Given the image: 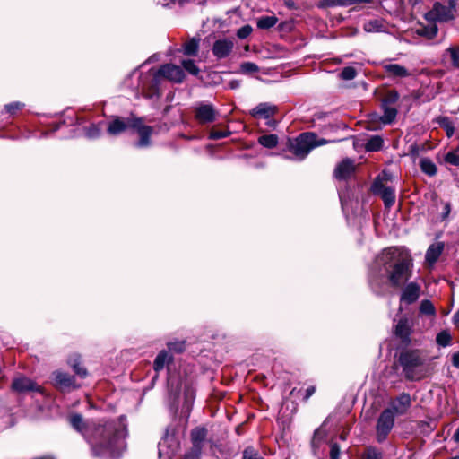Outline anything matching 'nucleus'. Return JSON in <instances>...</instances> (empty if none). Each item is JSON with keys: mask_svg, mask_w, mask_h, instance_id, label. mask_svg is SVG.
Masks as SVG:
<instances>
[{"mask_svg": "<svg viewBox=\"0 0 459 459\" xmlns=\"http://www.w3.org/2000/svg\"><path fill=\"white\" fill-rule=\"evenodd\" d=\"M443 248L444 245L442 243L430 245L426 252V261L430 264L436 263L440 256Z\"/></svg>", "mask_w": 459, "mask_h": 459, "instance_id": "b1692460", "label": "nucleus"}, {"mask_svg": "<svg viewBox=\"0 0 459 459\" xmlns=\"http://www.w3.org/2000/svg\"><path fill=\"white\" fill-rule=\"evenodd\" d=\"M233 47L234 42L232 39H218L214 42L212 46V53L219 59L225 58L230 54Z\"/></svg>", "mask_w": 459, "mask_h": 459, "instance_id": "2eb2a0df", "label": "nucleus"}, {"mask_svg": "<svg viewBox=\"0 0 459 459\" xmlns=\"http://www.w3.org/2000/svg\"><path fill=\"white\" fill-rule=\"evenodd\" d=\"M354 163L351 160H343L337 165L334 170V176L337 179H346L350 178L354 172Z\"/></svg>", "mask_w": 459, "mask_h": 459, "instance_id": "6ab92c4d", "label": "nucleus"}, {"mask_svg": "<svg viewBox=\"0 0 459 459\" xmlns=\"http://www.w3.org/2000/svg\"><path fill=\"white\" fill-rule=\"evenodd\" d=\"M101 129L99 125H91L86 130V136L90 139L97 138L100 135Z\"/></svg>", "mask_w": 459, "mask_h": 459, "instance_id": "4c0bfd02", "label": "nucleus"}, {"mask_svg": "<svg viewBox=\"0 0 459 459\" xmlns=\"http://www.w3.org/2000/svg\"><path fill=\"white\" fill-rule=\"evenodd\" d=\"M278 22L276 16H263L257 20V27L259 29L267 30L273 27Z\"/></svg>", "mask_w": 459, "mask_h": 459, "instance_id": "473e14b6", "label": "nucleus"}, {"mask_svg": "<svg viewBox=\"0 0 459 459\" xmlns=\"http://www.w3.org/2000/svg\"><path fill=\"white\" fill-rule=\"evenodd\" d=\"M453 322L456 326H459V310L455 313Z\"/></svg>", "mask_w": 459, "mask_h": 459, "instance_id": "6e6d98bb", "label": "nucleus"}, {"mask_svg": "<svg viewBox=\"0 0 459 459\" xmlns=\"http://www.w3.org/2000/svg\"><path fill=\"white\" fill-rule=\"evenodd\" d=\"M12 386L15 391L20 393L28 391L40 392V387L31 379L27 377H18L14 379Z\"/></svg>", "mask_w": 459, "mask_h": 459, "instance_id": "a211bd4d", "label": "nucleus"}, {"mask_svg": "<svg viewBox=\"0 0 459 459\" xmlns=\"http://www.w3.org/2000/svg\"><path fill=\"white\" fill-rule=\"evenodd\" d=\"M384 114L381 117V121L384 124L392 123L397 115V110L395 108L386 105V103H383Z\"/></svg>", "mask_w": 459, "mask_h": 459, "instance_id": "bb28decb", "label": "nucleus"}, {"mask_svg": "<svg viewBox=\"0 0 459 459\" xmlns=\"http://www.w3.org/2000/svg\"><path fill=\"white\" fill-rule=\"evenodd\" d=\"M251 31H252V28L249 25H246V26L241 27L238 30L237 35L239 39H246L247 37H248L250 35Z\"/></svg>", "mask_w": 459, "mask_h": 459, "instance_id": "de8ad7c7", "label": "nucleus"}, {"mask_svg": "<svg viewBox=\"0 0 459 459\" xmlns=\"http://www.w3.org/2000/svg\"><path fill=\"white\" fill-rule=\"evenodd\" d=\"M126 426L122 419L95 421L85 433V439L94 455L117 457L126 448Z\"/></svg>", "mask_w": 459, "mask_h": 459, "instance_id": "f257e3e1", "label": "nucleus"}, {"mask_svg": "<svg viewBox=\"0 0 459 459\" xmlns=\"http://www.w3.org/2000/svg\"><path fill=\"white\" fill-rule=\"evenodd\" d=\"M450 212H451V205L449 203H446L444 206V211L442 213V220H446L448 217Z\"/></svg>", "mask_w": 459, "mask_h": 459, "instance_id": "603ef678", "label": "nucleus"}, {"mask_svg": "<svg viewBox=\"0 0 459 459\" xmlns=\"http://www.w3.org/2000/svg\"><path fill=\"white\" fill-rule=\"evenodd\" d=\"M419 310L420 315L429 316L432 317L436 316V308L429 299H423L420 302Z\"/></svg>", "mask_w": 459, "mask_h": 459, "instance_id": "cd10ccee", "label": "nucleus"}, {"mask_svg": "<svg viewBox=\"0 0 459 459\" xmlns=\"http://www.w3.org/2000/svg\"><path fill=\"white\" fill-rule=\"evenodd\" d=\"M395 416L393 413L392 410L385 409L379 415L376 426L377 431V440L381 443L389 435L394 425Z\"/></svg>", "mask_w": 459, "mask_h": 459, "instance_id": "0eeeda50", "label": "nucleus"}, {"mask_svg": "<svg viewBox=\"0 0 459 459\" xmlns=\"http://www.w3.org/2000/svg\"><path fill=\"white\" fill-rule=\"evenodd\" d=\"M68 364L72 368H76L77 366H79V364H81V362H80V356L75 354L74 356L71 357L68 359Z\"/></svg>", "mask_w": 459, "mask_h": 459, "instance_id": "3c124183", "label": "nucleus"}, {"mask_svg": "<svg viewBox=\"0 0 459 459\" xmlns=\"http://www.w3.org/2000/svg\"><path fill=\"white\" fill-rule=\"evenodd\" d=\"M363 459H382V454L376 448H368Z\"/></svg>", "mask_w": 459, "mask_h": 459, "instance_id": "79ce46f5", "label": "nucleus"}, {"mask_svg": "<svg viewBox=\"0 0 459 459\" xmlns=\"http://www.w3.org/2000/svg\"><path fill=\"white\" fill-rule=\"evenodd\" d=\"M199 39L193 38L183 45V53L186 56H195L199 49Z\"/></svg>", "mask_w": 459, "mask_h": 459, "instance_id": "393cba45", "label": "nucleus"}, {"mask_svg": "<svg viewBox=\"0 0 459 459\" xmlns=\"http://www.w3.org/2000/svg\"><path fill=\"white\" fill-rule=\"evenodd\" d=\"M437 32V28L434 25L431 27V36H435Z\"/></svg>", "mask_w": 459, "mask_h": 459, "instance_id": "bf43d9fd", "label": "nucleus"}, {"mask_svg": "<svg viewBox=\"0 0 459 459\" xmlns=\"http://www.w3.org/2000/svg\"><path fill=\"white\" fill-rule=\"evenodd\" d=\"M169 352V351H175V352H182L185 350V342H170L168 344Z\"/></svg>", "mask_w": 459, "mask_h": 459, "instance_id": "58836bf2", "label": "nucleus"}, {"mask_svg": "<svg viewBox=\"0 0 459 459\" xmlns=\"http://www.w3.org/2000/svg\"><path fill=\"white\" fill-rule=\"evenodd\" d=\"M383 145V139L378 136H372L370 139L368 140L366 143V150L369 152H376L381 149Z\"/></svg>", "mask_w": 459, "mask_h": 459, "instance_id": "72a5a7b5", "label": "nucleus"}, {"mask_svg": "<svg viewBox=\"0 0 459 459\" xmlns=\"http://www.w3.org/2000/svg\"><path fill=\"white\" fill-rule=\"evenodd\" d=\"M449 56L451 65L459 69V46L449 47L445 53V56Z\"/></svg>", "mask_w": 459, "mask_h": 459, "instance_id": "c756f323", "label": "nucleus"}, {"mask_svg": "<svg viewBox=\"0 0 459 459\" xmlns=\"http://www.w3.org/2000/svg\"><path fill=\"white\" fill-rule=\"evenodd\" d=\"M24 105L21 102H13L5 105V110L10 114H14L17 110L21 109Z\"/></svg>", "mask_w": 459, "mask_h": 459, "instance_id": "a18cd8bd", "label": "nucleus"}, {"mask_svg": "<svg viewBox=\"0 0 459 459\" xmlns=\"http://www.w3.org/2000/svg\"><path fill=\"white\" fill-rule=\"evenodd\" d=\"M180 4L185 2H201L202 0H177Z\"/></svg>", "mask_w": 459, "mask_h": 459, "instance_id": "052dcab7", "label": "nucleus"}, {"mask_svg": "<svg viewBox=\"0 0 459 459\" xmlns=\"http://www.w3.org/2000/svg\"><path fill=\"white\" fill-rule=\"evenodd\" d=\"M132 119L124 120L120 117L114 118L108 125L107 131L111 135H117L126 128L131 127Z\"/></svg>", "mask_w": 459, "mask_h": 459, "instance_id": "412c9836", "label": "nucleus"}, {"mask_svg": "<svg viewBox=\"0 0 459 459\" xmlns=\"http://www.w3.org/2000/svg\"><path fill=\"white\" fill-rule=\"evenodd\" d=\"M449 459H459V457L455 456V457H451Z\"/></svg>", "mask_w": 459, "mask_h": 459, "instance_id": "0e129e2a", "label": "nucleus"}, {"mask_svg": "<svg viewBox=\"0 0 459 459\" xmlns=\"http://www.w3.org/2000/svg\"><path fill=\"white\" fill-rule=\"evenodd\" d=\"M242 459H264L253 448L247 447L243 451Z\"/></svg>", "mask_w": 459, "mask_h": 459, "instance_id": "a19ab883", "label": "nucleus"}, {"mask_svg": "<svg viewBox=\"0 0 459 459\" xmlns=\"http://www.w3.org/2000/svg\"><path fill=\"white\" fill-rule=\"evenodd\" d=\"M239 85H240L239 82H238V81H236V80H233V81H231V82H230V87L231 89H237V88H238V87H239Z\"/></svg>", "mask_w": 459, "mask_h": 459, "instance_id": "4d7b16f0", "label": "nucleus"}, {"mask_svg": "<svg viewBox=\"0 0 459 459\" xmlns=\"http://www.w3.org/2000/svg\"><path fill=\"white\" fill-rule=\"evenodd\" d=\"M76 375H78L80 377L84 378L87 376V370L79 364L76 368H73Z\"/></svg>", "mask_w": 459, "mask_h": 459, "instance_id": "8fccbe9b", "label": "nucleus"}, {"mask_svg": "<svg viewBox=\"0 0 459 459\" xmlns=\"http://www.w3.org/2000/svg\"><path fill=\"white\" fill-rule=\"evenodd\" d=\"M364 30L367 32H379L385 30V24L380 20H371L365 22Z\"/></svg>", "mask_w": 459, "mask_h": 459, "instance_id": "7c9ffc66", "label": "nucleus"}, {"mask_svg": "<svg viewBox=\"0 0 459 459\" xmlns=\"http://www.w3.org/2000/svg\"><path fill=\"white\" fill-rule=\"evenodd\" d=\"M339 456H340L339 446L337 444H333L331 446L330 457H331V459H339Z\"/></svg>", "mask_w": 459, "mask_h": 459, "instance_id": "09e8293b", "label": "nucleus"}, {"mask_svg": "<svg viewBox=\"0 0 459 459\" xmlns=\"http://www.w3.org/2000/svg\"><path fill=\"white\" fill-rule=\"evenodd\" d=\"M420 166L421 170L429 176H434L437 173L436 165L432 162L431 160L428 158L421 159L420 161Z\"/></svg>", "mask_w": 459, "mask_h": 459, "instance_id": "2f4dec72", "label": "nucleus"}, {"mask_svg": "<svg viewBox=\"0 0 459 459\" xmlns=\"http://www.w3.org/2000/svg\"><path fill=\"white\" fill-rule=\"evenodd\" d=\"M187 394H188L189 395H192V391H191L189 388L187 389Z\"/></svg>", "mask_w": 459, "mask_h": 459, "instance_id": "e2e57ef3", "label": "nucleus"}, {"mask_svg": "<svg viewBox=\"0 0 459 459\" xmlns=\"http://www.w3.org/2000/svg\"><path fill=\"white\" fill-rule=\"evenodd\" d=\"M452 336L448 331L444 330L437 333L436 337L437 343L441 347H446L451 344Z\"/></svg>", "mask_w": 459, "mask_h": 459, "instance_id": "f704fd0d", "label": "nucleus"}, {"mask_svg": "<svg viewBox=\"0 0 459 459\" xmlns=\"http://www.w3.org/2000/svg\"><path fill=\"white\" fill-rule=\"evenodd\" d=\"M420 293V287L415 282H411L405 286L401 295V301L406 304L415 302Z\"/></svg>", "mask_w": 459, "mask_h": 459, "instance_id": "dca6fc26", "label": "nucleus"}, {"mask_svg": "<svg viewBox=\"0 0 459 459\" xmlns=\"http://www.w3.org/2000/svg\"><path fill=\"white\" fill-rule=\"evenodd\" d=\"M277 112V108L274 105H272L270 103H260L256 107H255L250 114L252 117L255 118H264L266 119V125L272 127H274L276 126L275 120L271 119L275 113Z\"/></svg>", "mask_w": 459, "mask_h": 459, "instance_id": "9d476101", "label": "nucleus"}, {"mask_svg": "<svg viewBox=\"0 0 459 459\" xmlns=\"http://www.w3.org/2000/svg\"><path fill=\"white\" fill-rule=\"evenodd\" d=\"M325 143L326 140L318 138L314 133H303L290 140L289 149L298 160H304L312 149Z\"/></svg>", "mask_w": 459, "mask_h": 459, "instance_id": "20e7f679", "label": "nucleus"}, {"mask_svg": "<svg viewBox=\"0 0 459 459\" xmlns=\"http://www.w3.org/2000/svg\"><path fill=\"white\" fill-rule=\"evenodd\" d=\"M52 380L54 385L61 391L76 389L80 386L76 384L75 378L74 377L60 370L53 372Z\"/></svg>", "mask_w": 459, "mask_h": 459, "instance_id": "ddd939ff", "label": "nucleus"}, {"mask_svg": "<svg viewBox=\"0 0 459 459\" xmlns=\"http://www.w3.org/2000/svg\"><path fill=\"white\" fill-rule=\"evenodd\" d=\"M230 134V131H217V130H211L209 138L213 140H218L221 138H225Z\"/></svg>", "mask_w": 459, "mask_h": 459, "instance_id": "37998d69", "label": "nucleus"}, {"mask_svg": "<svg viewBox=\"0 0 459 459\" xmlns=\"http://www.w3.org/2000/svg\"><path fill=\"white\" fill-rule=\"evenodd\" d=\"M411 401L408 394L403 393L390 403L386 410H392L394 416L403 415L411 407Z\"/></svg>", "mask_w": 459, "mask_h": 459, "instance_id": "4468645a", "label": "nucleus"}, {"mask_svg": "<svg viewBox=\"0 0 459 459\" xmlns=\"http://www.w3.org/2000/svg\"><path fill=\"white\" fill-rule=\"evenodd\" d=\"M240 70L244 74H252L258 72L259 67L255 63L244 62L240 65Z\"/></svg>", "mask_w": 459, "mask_h": 459, "instance_id": "e433bc0d", "label": "nucleus"}, {"mask_svg": "<svg viewBox=\"0 0 459 459\" xmlns=\"http://www.w3.org/2000/svg\"><path fill=\"white\" fill-rule=\"evenodd\" d=\"M383 69L389 77L393 78H405L412 74L405 66L399 64H385Z\"/></svg>", "mask_w": 459, "mask_h": 459, "instance_id": "f3484780", "label": "nucleus"}, {"mask_svg": "<svg viewBox=\"0 0 459 459\" xmlns=\"http://www.w3.org/2000/svg\"><path fill=\"white\" fill-rule=\"evenodd\" d=\"M445 160L452 165L459 166V154L454 152H449L446 155Z\"/></svg>", "mask_w": 459, "mask_h": 459, "instance_id": "c03bdc74", "label": "nucleus"}, {"mask_svg": "<svg viewBox=\"0 0 459 459\" xmlns=\"http://www.w3.org/2000/svg\"><path fill=\"white\" fill-rule=\"evenodd\" d=\"M395 335L403 342L409 340L411 334V326L407 319H400L395 325Z\"/></svg>", "mask_w": 459, "mask_h": 459, "instance_id": "5701e85b", "label": "nucleus"}, {"mask_svg": "<svg viewBox=\"0 0 459 459\" xmlns=\"http://www.w3.org/2000/svg\"><path fill=\"white\" fill-rule=\"evenodd\" d=\"M172 355L166 350L160 351L153 361V368L159 373L163 370L166 366L172 362Z\"/></svg>", "mask_w": 459, "mask_h": 459, "instance_id": "4be33fe9", "label": "nucleus"}, {"mask_svg": "<svg viewBox=\"0 0 459 459\" xmlns=\"http://www.w3.org/2000/svg\"><path fill=\"white\" fill-rule=\"evenodd\" d=\"M391 179V175L387 172H383L381 176H378L372 186V192L375 195H379L384 201L385 206L387 208L392 207L395 203V190L390 186L385 185L384 181Z\"/></svg>", "mask_w": 459, "mask_h": 459, "instance_id": "423d86ee", "label": "nucleus"}, {"mask_svg": "<svg viewBox=\"0 0 459 459\" xmlns=\"http://www.w3.org/2000/svg\"><path fill=\"white\" fill-rule=\"evenodd\" d=\"M453 439L459 443V427L456 429L455 432L454 433Z\"/></svg>", "mask_w": 459, "mask_h": 459, "instance_id": "13d9d810", "label": "nucleus"}, {"mask_svg": "<svg viewBox=\"0 0 459 459\" xmlns=\"http://www.w3.org/2000/svg\"><path fill=\"white\" fill-rule=\"evenodd\" d=\"M375 266L387 273L392 285L401 286L411 276L412 259L404 247H390L377 255Z\"/></svg>", "mask_w": 459, "mask_h": 459, "instance_id": "f03ea898", "label": "nucleus"}, {"mask_svg": "<svg viewBox=\"0 0 459 459\" xmlns=\"http://www.w3.org/2000/svg\"><path fill=\"white\" fill-rule=\"evenodd\" d=\"M190 436L192 448L184 455L183 459H197L199 457L207 437V429L203 427L195 428Z\"/></svg>", "mask_w": 459, "mask_h": 459, "instance_id": "6e6552de", "label": "nucleus"}, {"mask_svg": "<svg viewBox=\"0 0 459 459\" xmlns=\"http://www.w3.org/2000/svg\"><path fill=\"white\" fill-rule=\"evenodd\" d=\"M357 73L356 70L351 66L344 67L341 73V77L343 80H352L355 78Z\"/></svg>", "mask_w": 459, "mask_h": 459, "instance_id": "ea45409f", "label": "nucleus"}, {"mask_svg": "<svg viewBox=\"0 0 459 459\" xmlns=\"http://www.w3.org/2000/svg\"><path fill=\"white\" fill-rule=\"evenodd\" d=\"M327 6H348L357 4L370 3L371 0H323Z\"/></svg>", "mask_w": 459, "mask_h": 459, "instance_id": "a878e982", "label": "nucleus"}, {"mask_svg": "<svg viewBox=\"0 0 459 459\" xmlns=\"http://www.w3.org/2000/svg\"><path fill=\"white\" fill-rule=\"evenodd\" d=\"M258 143L265 148H274L278 144V136L276 134H264L258 138Z\"/></svg>", "mask_w": 459, "mask_h": 459, "instance_id": "c85d7f7f", "label": "nucleus"}, {"mask_svg": "<svg viewBox=\"0 0 459 459\" xmlns=\"http://www.w3.org/2000/svg\"><path fill=\"white\" fill-rule=\"evenodd\" d=\"M426 18L431 22H447L454 18V5H443L436 3L429 12L426 13Z\"/></svg>", "mask_w": 459, "mask_h": 459, "instance_id": "1a4fd4ad", "label": "nucleus"}, {"mask_svg": "<svg viewBox=\"0 0 459 459\" xmlns=\"http://www.w3.org/2000/svg\"><path fill=\"white\" fill-rule=\"evenodd\" d=\"M195 118L201 124H209L216 120L218 111L212 104L199 103L195 108Z\"/></svg>", "mask_w": 459, "mask_h": 459, "instance_id": "f8f14e48", "label": "nucleus"}, {"mask_svg": "<svg viewBox=\"0 0 459 459\" xmlns=\"http://www.w3.org/2000/svg\"><path fill=\"white\" fill-rule=\"evenodd\" d=\"M181 65L184 67V69L186 72H188L190 74L195 75V76L198 75L200 70L194 60H191V59L182 60Z\"/></svg>", "mask_w": 459, "mask_h": 459, "instance_id": "c9c22d12", "label": "nucleus"}, {"mask_svg": "<svg viewBox=\"0 0 459 459\" xmlns=\"http://www.w3.org/2000/svg\"><path fill=\"white\" fill-rule=\"evenodd\" d=\"M69 422L72 427L81 433L85 438V433L91 429V426L94 425L95 421L85 422L81 414H73L69 418Z\"/></svg>", "mask_w": 459, "mask_h": 459, "instance_id": "aec40b11", "label": "nucleus"}, {"mask_svg": "<svg viewBox=\"0 0 459 459\" xmlns=\"http://www.w3.org/2000/svg\"><path fill=\"white\" fill-rule=\"evenodd\" d=\"M452 364L454 367L459 368V351L453 354Z\"/></svg>", "mask_w": 459, "mask_h": 459, "instance_id": "864d4df0", "label": "nucleus"}, {"mask_svg": "<svg viewBox=\"0 0 459 459\" xmlns=\"http://www.w3.org/2000/svg\"><path fill=\"white\" fill-rule=\"evenodd\" d=\"M165 78L170 82L180 83L185 78L184 71L178 65L166 64L155 73H148L139 77L138 89L146 98H152L158 93V88L160 78Z\"/></svg>", "mask_w": 459, "mask_h": 459, "instance_id": "7ed1b4c3", "label": "nucleus"}, {"mask_svg": "<svg viewBox=\"0 0 459 459\" xmlns=\"http://www.w3.org/2000/svg\"><path fill=\"white\" fill-rule=\"evenodd\" d=\"M399 99V94L395 91H389L386 95L384 103H386V105L394 103Z\"/></svg>", "mask_w": 459, "mask_h": 459, "instance_id": "49530a36", "label": "nucleus"}, {"mask_svg": "<svg viewBox=\"0 0 459 459\" xmlns=\"http://www.w3.org/2000/svg\"><path fill=\"white\" fill-rule=\"evenodd\" d=\"M131 127L135 128L140 140L136 143L139 148L148 147L151 144L150 137L153 133V128L150 126L143 125L142 118H132Z\"/></svg>", "mask_w": 459, "mask_h": 459, "instance_id": "9b49d317", "label": "nucleus"}, {"mask_svg": "<svg viewBox=\"0 0 459 459\" xmlns=\"http://www.w3.org/2000/svg\"><path fill=\"white\" fill-rule=\"evenodd\" d=\"M315 387L314 386H310L308 388H307L306 390V399H308L314 393H315Z\"/></svg>", "mask_w": 459, "mask_h": 459, "instance_id": "5fc2aeb1", "label": "nucleus"}, {"mask_svg": "<svg viewBox=\"0 0 459 459\" xmlns=\"http://www.w3.org/2000/svg\"><path fill=\"white\" fill-rule=\"evenodd\" d=\"M446 132H447L448 136H450L454 133V129L452 127L451 128H447Z\"/></svg>", "mask_w": 459, "mask_h": 459, "instance_id": "680f3d73", "label": "nucleus"}, {"mask_svg": "<svg viewBox=\"0 0 459 459\" xmlns=\"http://www.w3.org/2000/svg\"><path fill=\"white\" fill-rule=\"evenodd\" d=\"M399 363L407 379L419 380L423 377L424 359L418 351H408L402 352L399 357Z\"/></svg>", "mask_w": 459, "mask_h": 459, "instance_id": "39448f33", "label": "nucleus"}]
</instances>
